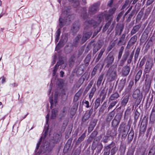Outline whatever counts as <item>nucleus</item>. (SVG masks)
Instances as JSON below:
<instances>
[{
    "label": "nucleus",
    "instance_id": "nucleus-24",
    "mask_svg": "<svg viewBox=\"0 0 155 155\" xmlns=\"http://www.w3.org/2000/svg\"><path fill=\"white\" fill-rule=\"evenodd\" d=\"M78 107V105H77L76 104H74L73 106L72 107L71 109L70 112V114L71 115H73L75 114L76 111Z\"/></svg>",
    "mask_w": 155,
    "mask_h": 155
},
{
    "label": "nucleus",
    "instance_id": "nucleus-62",
    "mask_svg": "<svg viewBox=\"0 0 155 155\" xmlns=\"http://www.w3.org/2000/svg\"><path fill=\"white\" fill-rule=\"evenodd\" d=\"M97 147L96 144L95 143H93L92 145L91 150L94 151L96 149V147Z\"/></svg>",
    "mask_w": 155,
    "mask_h": 155
},
{
    "label": "nucleus",
    "instance_id": "nucleus-34",
    "mask_svg": "<svg viewBox=\"0 0 155 155\" xmlns=\"http://www.w3.org/2000/svg\"><path fill=\"white\" fill-rule=\"evenodd\" d=\"M142 122L141 123V126L140 127V133H144L146 130L147 124H145L142 125Z\"/></svg>",
    "mask_w": 155,
    "mask_h": 155
},
{
    "label": "nucleus",
    "instance_id": "nucleus-55",
    "mask_svg": "<svg viewBox=\"0 0 155 155\" xmlns=\"http://www.w3.org/2000/svg\"><path fill=\"white\" fill-rule=\"evenodd\" d=\"M93 84V83L91 81L88 84L87 86L86 87V90L88 91L89 89L91 88V87L92 85Z\"/></svg>",
    "mask_w": 155,
    "mask_h": 155
},
{
    "label": "nucleus",
    "instance_id": "nucleus-53",
    "mask_svg": "<svg viewBox=\"0 0 155 155\" xmlns=\"http://www.w3.org/2000/svg\"><path fill=\"white\" fill-rule=\"evenodd\" d=\"M152 128H150L147 129V135L148 136V135L149 136H150L151 135L152 133Z\"/></svg>",
    "mask_w": 155,
    "mask_h": 155
},
{
    "label": "nucleus",
    "instance_id": "nucleus-14",
    "mask_svg": "<svg viewBox=\"0 0 155 155\" xmlns=\"http://www.w3.org/2000/svg\"><path fill=\"white\" fill-rule=\"evenodd\" d=\"M80 24L78 21L76 22L73 24L71 30L74 34H75L79 29Z\"/></svg>",
    "mask_w": 155,
    "mask_h": 155
},
{
    "label": "nucleus",
    "instance_id": "nucleus-9",
    "mask_svg": "<svg viewBox=\"0 0 155 155\" xmlns=\"http://www.w3.org/2000/svg\"><path fill=\"white\" fill-rule=\"evenodd\" d=\"M121 117L120 115H117L112 122V126L113 127H116L119 125L120 122Z\"/></svg>",
    "mask_w": 155,
    "mask_h": 155
},
{
    "label": "nucleus",
    "instance_id": "nucleus-12",
    "mask_svg": "<svg viewBox=\"0 0 155 155\" xmlns=\"http://www.w3.org/2000/svg\"><path fill=\"white\" fill-rule=\"evenodd\" d=\"M68 40V37L66 36H64V37L63 40H61L59 43L58 44L56 47L55 50L56 51H58L59 50L60 48L61 47L63 46L67 42Z\"/></svg>",
    "mask_w": 155,
    "mask_h": 155
},
{
    "label": "nucleus",
    "instance_id": "nucleus-30",
    "mask_svg": "<svg viewBox=\"0 0 155 155\" xmlns=\"http://www.w3.org/2000/svg\"><path fill=\"white\" fill-rule=\"evenodd\" d=\"M134 132L133 130L131 129L130 133L128 134V138L129 141H131L134 137Z\"/></svg>",
    "mask_w": 155,
    "mask_h": 155
},
{
    "label": "nucleus",
    "instance_id": "nucleus-57",
    "mask_svg": "<svg viewBox=\"0 0 155 155\" xmlns=\"http://www.w3.org/2000/svg\"><path fill=\"white\" fill-rule=\"evenodd\" d=\"M58 94H54V103L55 104H56L57 102V100H58Z\"/></svg>",
    "mask_w": 155,
    "mask_h": 155
},
{
    "label": "nucleus",
    "instance_id": "nucleus-21",
    "mask_svg": "<svg viewBox=\"0 0 155 155\" xmlns=\"http://www.w3.org/2000/svg\"><path fill=\"white\" fill-rule=\"evenodd\" d=\"M141 25H138L134 26L131 31V35H133L136 33L141 27Z\"/></svg>",
    "mask_w": 155,
    "mask_h": 155
},
{
    "label": "nucleus",
    "instance_id": "nucleus-40",
    "mask_svg": "<svg viewBox=\"0 0 155 155\" xmlns=\"http://www.w3.org/2000/svg\"><path fill=\"white\" fill-rule=\"evenodd\" d=\"M75 58V56L73 55L71 56L69 59V64L70 67H71V66H72V65L74 64Z\"/></svg>",
    "mask_w": 155,
    "mask_h": 155
},
{
    "label": "nucleus",
    "instance_id": "nucleus-51",
    "mask_svg": "<svg viewBox=\"0 0 155 155\" xmlns=\"http://www.w3.org/2000/svg\"><path fill=\"white\" fill-rule=\"evenodd\" d=\"M82 103L86 105L85 107L86 108H88L90 107V106L89 105V103L88 101L83 100L82 102Z\"/></svg>",
    "mask_w": 155,
    "mask_h": 155
},
{
    "label": "nucleus",
    "instance_id": "nucleus-47",
    "mask_svg": "<svg viewBox=\"0 0 155 155\" xmlns=\"http://www.w3.org/2000/svg\"><path fill=\"white\" fill-rule=\"evenodd\" d=\"M117 76V73L116 72L114 71L112 72L111 75L109 76L111 78L110 80L111 81H113L114 79Z\"/></svg>",
    "mask_w": 155,
    "mask_h": 155
},
{
    "label": "nucleus",
    "instance_id": "nucleus-48",
    "mask_svg": "<svg viewBox=\"0 0 155 155\" xmlns=\"http://www.w3.org/2000/svg\"><path fill=\"white\" fill-rule=\"evenodd\" d=\"M129 55V54L128 51L125 52L122 59L126 61Z\"/></svg>",
    "mask_w": 155,
    "mask_h": 155
},
{
    "label": "nucleus",
    "instance_id": "nucleus-32",
    "mask_svg": "<svg viewBox=\"0 0 155 155\" xmlns=\"http://www.w3.org/2000/svg\"><path fill=\"white\" fill-rule=\"evenodd\" d=\"M58 110L55 109L52 110L51 118V119H54L56 117L57 114L58 113Z\"/></svg>",
    "mask_w": 155,
    "mask_h": 155
},
{
    "label": "nucleus",
    "instance_id": "nucleus-25",
    "mask_svg": "<svg viewBox=\"0 0 155 155\" xmlns=\"http://www.w3.org/2000/svg\"><path fill=\"white\" fill-rule=\"evenodd\" d=\"M137 37V35H135L132 37L129 41V44L131 45H133L136 41Z\"/></svg>",
    "mask_w": 155,
    "mask_h": 155
},
{
    "label": "nucleus",
    "instance_id": "nucleus-37",
    "mask_svg": "<svg viewBox=\"0 0 155 155\" xmlns=\"http://www.w3.org/2000/svg\"><path fill=\"white\" fill-rule=\"evenodd\" d=\"M81 35H78L74 40V44L75 46H76L77 44L79 42V39L81 38Z\"/></svg>",
    "mask_w": 155,
    "mask_h": 155
},
{
    "label": "nucleus",
    "instance_id": "nucleus-29",
    "mask_svg": "<svg viewBox=\"0 0 155 155\" xmlns=\"http://www.w3.org/2000/svg\"><path fill=\"white\" fill-rule=\"evenodd\" d=\"M114 146L113 147L110 151V155H114L116 152L118 150V147L115 145V143L114 142Z\"/></svg>",
    "mask_w": 155,
    "mask_h": 155
},
{
    "label": "nucleus",
    "instance_id": "nucleus-49",
    "mask_svg": "<svg viewBox=\"0 0 155 155\" xmlns=\"http://www.w3.org/2000/svg\"><path fill=\"white\" fill-rule=\"evenodd\" d=\"M81 16L84 18L85 19L88 17L86 12L85 8H83V14L81 15Z\"/></svg>",
    "mask_w": 155,
    "mask_h": 155
},
{
    "label": "nucleus",
    "instance_id": "nucleus-60",
    "mask_svg": "<svg viewBox=\"0 0 155 155\" xmlns=\"http://www.w3.org/2000/svg\"><path fill=\"white\" fill-rule=\"evenodd\" d=\"M123 52L119 51L118 56V61H119L121 59L122 54Z\"/></svg>",
    "mask_w": 155,
    "mask_h": 155
},
{
    "label": "nucleus",
    "instance_id": "nucleus-13",
    "mask_svg": "<svg viewBox=\"0 0 155 155\" xmlns=\"http://www.w3.org/2000/svg\"><path fill=\"white\" fill-rule=\"evenodd\" d=\"M117 127H113L112 129L108 130L107 133V135H109L110 137H113L116 135L117 134Z\"/></svg>",
    "mask_w": 155,
    "mask_h": 155
},
{
    "label": "nucleus",
    "instance_id": "nucleus-58",
    "mask_svg": "<svg viewBox=\"0 0 155 155\" xmlns=\"http://www.w3.org/2000/svg\"><path fill=\"white\" fill-rule=\"evenodd\" d=\"M155 0H147V5H151L154 1Z\"/></svg>",
    "mask_w": 155,
    "mask_h": 155
},
{
    "label": "nucleus",
    "instance_id": "nucleus-35",
    "mask_svg": "<svg viewBox=\"0 0 155 155\" xmlns=\"http://www.w3.org/2000/svg\"><path fill=\"white\" fill-rule=\"evenodd\" d=\"M70 2H72V5L74 8H77L79 5L78 0H69Z\"/></svg>",
    "mask_w": 155,
    "mask_h": 155
},
{
    "label": "nucleus",
    "instance_id": "nucleus-6",
    "mask_svg": "<svg viewBox=\"0 0 155 155\" xmlns=\"http://www.w3.org/2000/svg\"><path fill=\"white\" fill-rule=\"evenodd\" d=\"M100 5V3H94L89 8V13L91 14H94L97 11Z\"/></svg>",
    "mask_w": 155,
    "mask_h": 155
},
{
    "label": "nucleus",
    "instance_id": "nucleus-4",
    "mask_svg": "<svg viewBox=\"0 0 155 155\" xmlns=\"http://www.w3.org/2000/svg\"><path fill=\"white\" fill-rule=\"evenodd\" d=\"M153 66L154 63L152 60H147L145 65V67L143 71L144 73L145 74L149 73Z\"/></svg>",
    "mask_w": 155,
    "mask_h": 155
},
{
    "label": "nucleus",
    "instance_id": "nucleus-2",
    "mask_svg": "<svg viewBox=\"0 0 155 155\" xmlns=\"http://www.w3.org/2000/svg\"><path fill=\"white\" fill-rule=\"evenodd\" d=\"M64 9V10H63L62 13L59 19V25L61 28L62 27L64 24H67L68 19L69 21H70L69 18L70 16H71L69 14V8H68V7H65Z\"/></svg>",
    "mask_w": 155,
    "mask_h": 155
},
{
    "label": "nucleus",
    "instance_id": "nucleus-31",
    "mask_svg": "<svg viewBox=\"0 0 155 155\" xmlns=\"http://www.w3.org/2000/svg\"><path fill=\"white\" fill-rule=\"evenodd\" d=\"M101 99L100 98H97L95 100L94 105V109H97L99 106H100V104Z\"/></svg>",
    "mask_w": 155,
    "mask_h": 155
},
{
    "label": "nucleus",
    "instance_id": "nucleus-18",
    "mask_svg": "<svg viewBox=\"0 0 155 155\" xmlns=\"http://www.w3.org/2000/svg\"><path fill=\"white\" fill-rule=\"evenodd\" d=\"M63 63V62L61 61H59V62H57V64L55 65L53 71L52 75L53 76H54L56 75V73L59 66Z\"/></svg>",
    "mask_w": 155,
    "mask_h": 155
},
{
    "label": "nucleus",
    "instance_id": "nucleus-39",
    "mask_svg": "<svg viewBox=\"0 0 155 155\" xmlns=\"http://www.w3.org/2000/svg\"><path fill=\"white\" fill-rule=\"evenodd\" d=\"M99 67L98 65H97L94 67L91 72V75L92 76H94L95 75L97 72V71L99 68Z\"/></svg>",
    "mask_w": 155,
    "mask_h": 155
},
{
    "label": "nucleus",
    "instance_id": "nucleus-7",
    "mask_svg": "<svg viewBox=\"0 0 155 155\" xmlns=\"http://www.w3.org/2000/svg\"><path fill=\"white\" fill-rule=\"evenodd\" d=\"M114 60L113 56L109 53L105 60V61L107 64L106 66L107 67L110 66L113 63Z\"/></svg>",
    "mask_w": 155,
    "mask_h": 155
},
{
    "label": "nucleus",
    "instance_id": "nucleus-28",
    "mask_svg": "<svg viewBox=\"0 0 155 155\" xmlns=\"http://www.w3.org/2000/svg\"><path fill=\"white\" fill-rule=\"evenodd\" d=\"M142 71L141 69L136 74L135 79V82L136 83L140 79L142 74Z\"/></svg>",
    "mask_w": 155,
    "mask_h": 155
},
{
    "label": "nucleus",
    "instance_id": "nucleus-11",
    "mask_svg": "<svg viewBox=\"0 0 155 155\" xmlns=\"http://www.w3.org/2000/svg\"><path fill=\"white\" fill-rule=\"evenodd\" d=\"M92 34V32L91 31H89L86 32L84 31L81 41L80 42V44H82L84 43L86 40L90 37Z\"/></svg>",
    "mask_w": 155,
    "mask_h": 155
},
{
    "label": "nucleus",
    "instance_id": "nucleus-63",
    "mask_svg": "<svg viewBox=\"0 0 155 155\" xmlns=\"http://www.w3.org/2000/svg\"><path fill=\"white\" fill-rule=\"evenodd\" d=\"M125 34H123L121 38H120V40H119V42H121L124 39V38H125Z\"/></svg>",
    "mask_w": 155,
    "mask_h": 155
},
{
    "label": "nucleus",
    "instance_id": "nucleus-22",
    "mask_svg": "<svg viewBox=\"0 0 155 155\" xmlns=\"http://www.w3.org/2000/svg\"><path fill=\"white\" fill-rule=\"evenodd\" d=\"M102 45V44H100L99 43H97L96 44L93 49V52L94 54L100 49Z\"/></svg>",
    "mask_w": 155,
    "mask_h": 155
},
{
    "label": "nucleus",
    "instance_id": "nucleus-20",
    "mask_svg": "<svg viewBox=\"0 0 155 155\" xmlns=\"http://www.w3.org/2000/svg\"><path fill=\"white\" fill-rule=\"evenodd\" d=\"M93 110L92 108H91L90 110L86 111L83 117L85 120L88 119L90 117L92 113Z\"/></svg>",
    "mask_w": 155,
    "mask_h": 155
},
{
    "label": "nucleus",
    "instance_id": "nucleus-3",
    "mask_svg": "<svg viewBox=\"0 0 155 155\" xmlns=\"http://www.w3.org/2000/svg\"><path fill=\"white\" fill-rule=\"evenodd\" d=\"M42 138V137H41L37 143L36 149L35 150L36 155H40L41 153L43 154L45 152H50L52 149V147L50 146V144L47 143L45 145V146L44 145H42L40 147V150L39 151H38Z\"/></svg>",
    "mask_w": 155,
    "mask_h": 155
},
{
    "label": "nucleus",
    "instance_id": "nucleus-45",
    "mask_svg": "<svg viewBox=\"0 0 155 155\" xmlns=\"http://www.w3.org/2000/svg\"><path fill=\"white\" fill-rule=\"evenodd\" d=\"M110 137V136L109 135H107V133L106 135L103 137L102 141L105 143H107Z\"/></svg>",
    "mask_w": 155,
    "mask_h": 155
},
{
    "label": "nucleus",
    "instance_id": "nucleus-50",
    "mask_svg": "<svg viewBox=\"0 0 155 155\" xmlns=\"http://www.w3.org/2000/svg\"><path fill=\"white\" fill-rule=\"evenodd\" d=\"M134 149H129L127 152V155H134Z\"/></svg>",
    "mask_w": 155,
    "mask_h": 155
},
{
    "label": "nucleus",
    "instance_id": "nucleus-41",
    "mask_svg": "<svg viewBox=\"0 0 155 155\" xmlns=\"http://www.w3.org/2000/svg\"><path fill=\"white\" fill-rule=\"evenodd\" d=\"M91 54H88L85 58L84 62L86 64H88L91 58Z\"/></svg>",
    "mask_w": 155,
    "mask_h": 155
},
{
    "label": "nucleus",
    "instance_id": "nucleus-46",
    "mask_svg": "<svg viewBox=\"0 0 155 155\" xmlns=\"http://www.w3.org/2000/svg\"><path fill=\"white\" fill-rule=\"evenodd\" d=\"M148 155H155V148L152 147L149 150Z\"/></svg>",
    "mask_w": 155,
    "mask_h": 155
},
{
    "label": "nucleus",
    "instance_id": "nucleus-44",
    "mask_svg": "<svg viewBox=\"0 0 155 155\" xmlns=\"http://www.w3.org/2000/svg\"><path fill=\"white\" fill-rule=\"evenodd\" d=\"M150 121L152 122L155 121V112H152L150 117Z\"/></svg>",
    "mask_w": 155,
    "mask_h": 155
},
{
    "label": "nucleus",
    "instance_id": "nucleus-23",
    "mask_svg": "<svg viewBox=\"0 0 155 155\" xmlns=\"http://www.w3.org/2000/svg\"><path fill=\"white\" fill-rule=\"evenodd\" d=\"M86 137L85 133H83L78 139L76 143V145H78Z\"/></svg>",
    "mask_w": 155,
    "mask_h": 155
},
{
    "label": "nucleus",
    "instance_id": "nucleus-42",
    "mask_svg": "<svg viewBox=\"0 0 155 155\" xmlns=\"http://www.w3.org/2000/svg\"><path fill=\"white\" fill-rule=\"evenodd\" d=\"M103 147V145L101 143L98 144L97 146V152L98 153H100Z\"/></svg>",
    "mask_w": 155,
    "mask_h": 155
},
{
    "label": "nucleus",
    "instance_id": "nucleus-56",
    "mask_svg": "<svg viewBox=\"0 0 155 155\" xmlns=\"http://www.w3.org/2000/svg\"><path fill=\"white\" fill-rule=\"evenodd\" d=\"M84 75L80 78L79 80V82L80 83L82 84L84 82L85 80V78L84 77Z\"/></svg>",
    "mask_w": 155,
    "mask_h": 155
},
{
    "label": "nucleus",
    "instance_id": "nucleus-5",
    "mask_svg": "<svg viewBox=\"0 0 155 155\" xmlns=\"http://www.w3.org/2000/svg\"><path fill=\"white\" fill-rule=\"evenodd\" d=\"M130 128V126L128 124L126 125V123L123 122H122L120 125L118 131L120 133H126L128 132Z\"/></svg>",
    "mask_w": 155,
    "mask_h": 155
},
{
    "label": "nucleus",
    "instance_id": "nucleus-10",
    "mask_svg": "<svg viewBox=\"0 0 155 155\" xmlns=\"http://www.w3.org/2000/svg\"><path fill=\"white\" fill-rule=\"evenodd\" d=\"M114 142H112L108 145L105 146L104 148V153L103 155H109L110 153V149L114 146Z\"/></svg>",
    "mask_w": 155,
    "mask_h": 155
},
{
    "label": "nucleus",
    "instance_id": "nucleus-8",
    "mask_svg": "<svg viewBox=\"0 0 155 155\" xmlns=\"http://www.w3.org/2000/svg\"><path fill=\"white\" fill-rule=\"evenodd\" d=\"M132 96L134 98L137 99V100L140 102L141 101L143 97L142 94L140 93V91L138 90L134 91Z\"/></svg>",
    "mask_w": 155,
    "mask_h": 155
},
{
    "label": "nucleus",
    "instance_id": "nucleus-38",
    "mask_svg": "<svg viewBox=\"0 0 155 155\" xmlns=\"http://www.w3.org/2000/svg\"><path fill=\"white\" fill-rule=\"evenodd\" d=\"M118 102L117 101H114L111 102L109 105L108 108V110L109 111L110 109H112L114 106Z\"/></svg>",
    "mask_w": 155,
    "mask_h": 155
},
{
    "label": "nucleus",
    "instance_id": "nucleus-19",
    "mask_svg": "<svg viewBox=\"0 0 155 155\" xmlns=\"http://www.w3.org/2000/svg\"><path fill=\"white\" fill-rule=\"evenodd\" d=\"M119 97V94L117 92H115L112 94L109 99V101L110 102L117 99Z\"/></svg>",
    "mask_w": 155,
    "mask_h": 155
},
{
    "label": "nucleus",
    "instance_id": "nucleus-33",
    "mask_svg": "<svg viewBox=\"0 0 155 155\" xmlns=\"http://www.w3.org/2000/svg\"><path fill=\"white\" fill-rule=\"evenodd\" d=\"M96 90V88L95 87H93L91 90L90 93L89 95V98L91 100L93 97L95 92Z\"/></svg>",
    "mask_w": 155,
    "mask_h": 155
},
{
    "label": "nucleus",
    "instance_id": "nucleus-64",
    "mask_svg": "<svg viewBox=\"0 0 155 155\" xmlns=\"http://www.w3.org/2000/svg\"><path fill=\"white\" fill-rule=\"evenodd\" d=\"M114 0H110L109 2V3L107 4V6L111 7L113 2Z\"/></svg>",
    "mask_w": 155,
    "mask_h": 155
},
{
    "label": "nucleus",
    "instance_id": "nucleus-17",
    "mask_svg": "<svg viewBox=\"0 0 155 155\" xmlns=\"http://www.w3.org/2000/svg\"><path fill=\"white\" fill-rule=\"evenodd\" d=\"M82 92L83 91L80 89L76 94L74 98L73 101L74 102H76L78 100Z\"/></svg>",
    "mask_w": 155,
    "mask_h": 155
},
{
    "label": "nucleus",
    "instance_id": "nucleus-54",
    "mask_svg": "<svg viewBox=\"0 0 155 155\" xmlns=\"http://www.w3.org/2000/svg\"><path fill=\"white\" fill-rule=\"evenodd\" d=\"M61 29L60 28H59L56 32V37H59L61 34Z\"/></svg>",
    "mask_w": 155,
    "mask_h": 155
},
{
    "label": "nucleus",
    "instance_id": "nucleus-26",
    "mask_svg": "<svg viewBox=\"0 0 155 155\" xmlns=\"http://www.w3.org/2000/svg\"><path fill=\"white\" fill-rule=\"evenodd\" d=\"M104 74L100 75L98 77L96 85L98 87H99L101 85L104 78Z\"/></svg>",
    "mask_w": 155,
    "mask_h": 155
},
{
    "label": "nucleus",
    "instance_id": "nucleus-27",
    "mask_svg": "<svg viewBox=\"0 0 155 155\" xmlns=\"http://www.w3.org/2000/svg\"><path fill=\"white\" fill-rule=\"evenodd\" d=\"M105 51V49L104 48H102L101 50L100 51V52L99 53L98 56L97 57V58H96V59L95 61L96 62H97L100 59L101 57H102V55H103V54L104 52Z\"/></svg>",
    "mask_w": 155,
    "mask_h": 155
},
{
    "label": "nucleus",
    "instance_id": "nucleus-43",
    "mask_svg": "<svg viewBox=\"0 0 155 155\" xmlns=\"http://www.w3.org/2000/svg\"><path fill=\"white\" fill-rule=\"evenodd\" d=\"M115 109L111 112L108 115V119H109L110 120H111L113 118L115 112L114 110Z\"/></svg>",
    "mask_w": 155,
    "mask_h": 155
},
{
    "label": "nucleus",
    "instance_id": "nucleus-61",
    "mask_svg": "<svg viewBox=\"0 0 155 155\" xmlns=\"http://www.w3.org/2000/svg\"><path fill=\"white\" fill-rule=\"evenodd\" d=\"M126 61L122 59L120 61V65L121 66H122L124 65Z\"/></svg>",
    "mask_w": 155,
    "mask_h": 155
},
{
    "label": "nucleus",
    "instance_id": "nucleus-36",
    "mask_svg": "<svg viewBox=\"0 0 155 155\" xmlns=\"http://www.w3.org/2000/svg\"><path fill=\"white\" fill-rule=\"evenodd\" d=\"M116 10V9L115 8H111V9H110L109 11H108V13L109 14H106L104 12L103 13H104L106 15H110L111 17H112V18H113V16L112 15L114 13L115 11Z\"/></svg>",
    "mask_w": 155,
    "mask_h": 155
},
{
    "label": "nucleus",
    "instance_id": "nucleus-59",
    "mask_svg": "<svg viewBox=\"0 0 155 155\" xmlns=\"http://www.w3.org/2000/svg\"><path fill=\"white\" fill-rule=\"evenodd\" d=\"M48 127L47 128L46 130L45 128H44V132H44V135L45 138V137L46 136V135L47 134V132H48Z\"/></svg>",
    "mask_w": 155,
    "mask_h": 155
},
{
    "label": "nucleus",
    "instance_id": "nucleus-52",
    "mask_svg": "<svg viewBox=\"0 0 155 155\" xmlns=\"http://www.w3.org/2000/svg\"><path fill=\"white\" fill-rule=\"evenodd\" d=\"M53 96L51 97H50L49 102L51 104L50 107L51 108H52V106L54 105V101L53 100Z\"/></svg>",
    "mask_w": 155,
    "mask_h": 155
},
{
    "label": "nucleus",
    "instance_id": "nucleus-16",
    "mask_svg": "<svg viewBox=\"0 0 155 155\" xmlns=\"http://www.w3.org/2000/svg\"><path fill=\"white\" fill-rule=\"evenodd\" d=\"M130 70V67L127 65L124 66L122 71V74L124 76H127L129 74Z\"/></svg>",
    "mask_w": 155,
    "mask_h": 155
},
{
    "label": "nucleus",
    "instance_id": "nucleus-1",
    "mask_svg": "<svg viewBox=\"0 0 155 155\" xmlns=\"http://www.w3.org/2000/svg\"><path fill=\"white\" fill-rule=\"evenodd\" d=\"M97 19L98 22H96L94 20H91L88 21H86L84 23V25H86L85 27V30L88 27L91 26L94 27V28H96L99 25L100 23L104 20V18H105L106 21L107 22L105 24V26L103 28V31L105 32L108 29L109 27L110 26L111 22L112 21V18L110 15H106L104 13H102L99 14L97 17Z\"/></svg>",
    "mask_w": 155,
    "mask_h": 155
},
{
    "label": "nucleus",
    "instance_id": "nucleus-15",
    "mask_svg": "<svg viewBox=\"0 0 155 155\" xmlns=\"http://www.w3.org/2000/svg\"><path fill=\"white\" fill-rule=\"evenodd\" d=\"M129 100V96L126 95L124 96L121 99V104L122 106L125 107L128 103Z\"/></svg>",
    "mask_w": 155,
    "mask_h": 155
}]
</instances>
